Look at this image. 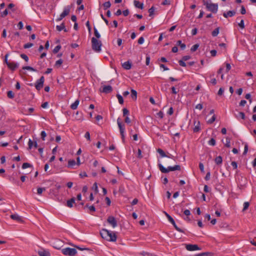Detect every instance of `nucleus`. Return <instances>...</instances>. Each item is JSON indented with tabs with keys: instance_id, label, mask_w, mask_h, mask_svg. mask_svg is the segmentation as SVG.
<instances>
[{
	"instance_id": "a18cd8bd",
	"label": "nucleus",
	"mask_w": 256,
	"mask_h": 256,
	"mask_svg": "<svg viewBox=\"0 0 256 256\" xmlns=\"http://www.w3.org/2000/svg\"><path fill=\"white\" fill-rule=\"evenodd\" d=\"M33 46H34L33 44L28 42V43L25 44L24 46V48H28L32 47Z\"/></svg>"
},
{
	"instance_id": "393cba45",
	"label": "nucleus",
	"mask_w": 256,
	"mask_h": 256,
	"mask_svg": "<svg viewBox=\"0 0 256 256\" xmlns=\"http://www.w3.org/2000/svg\"><path fill=\"white\" fill-rule=\"evenodd\" d=\"M164 214H165L168 220L172 224H174L175 222H174V220L173 219V218L166 212H164Z\"/></svg>"
},
{
	"instance_id": "13d9d810",
	"label": "nucleus",
	"mask_w": 256,
	"mask_h": 256,
	"mask_svg": "<svg viewBox=\"0 0 256 256\" xmlns=\"http://www.w3.org/2000/svg\"><path fill=\"white\" fill-rule=\"evenodd\" d=\"M248 151V144H246L244 145V151L243 152V154L245 155L247 154Z\"/></svg>"
},
{
	"instance_id": "3c124183",
	"label": "nucleus",
	"mask_w": 256,
	"mask_h": 256,
	"mask_svg": "<svg viewBox=\"0 0 256 256\" xmlns=\"http://www.w3.org/2000/svg\"><path fill=\"white\" fill-rule=\"evenodd\" d=\"M238 26L242 29L244 28V20H242L238 24Z\"/></svg>"
},
{
	"instance_id": "0e129e2a",
	"label": "nucleus",
	"mask_w": 256,
	"mask_h": 256,
	"mask_svg": "<svg viewBox=\"0 0 256 256\" xmlns=\"http://www.w3.org/2000/svg\"><path fill=\"white\" fill-rule=\"evenodd\" d=\"M231 164H232V166L233 167L234 169L235 170V169L237 168L238 164H237L236 162H232V163H231Z\"/></svg>"
},
{
	"instance_id": "20e7f679",
	"label": "nucleus",
	"mask_w": 256,
	"mask_h": 256,
	"mask_svg": "<svg viewBox=\"0 0 256 256\" xmlns=\"http://www.w3.org/2000/svg\"><path fill=\"white\" fill-rule=\"evenodd\" d=\"M62 253L66 256H74L77 254L76 249L70 248H66L62 250Z\"/></svg>"
},
{
	"instance_id": "f3484780",
	"label": "nucleus",
	"mask_w": 256,
	"mask_h": 256,
	"mask_svg": "<svg viewBox=\"0 0 256 256\" xmlns=\"http://www.w3.org/2000/svg\"><path fill=\"white\" fill-rule=\"evenodd\" d=\"M10 217L12 219L14 220H16L18 222H22V218L18 214H11L10 216Z\"/></svg>"
},
{
	"instance_id": "603ef678",
	"label": "nucleus",
	"mask_w": 256,
	"mask_h": 256,
	"mask_svg": "<svg viewBox=\"0 0 256 256\" xmlns=\"http://www.w3.org/2000/svg\"><path fill=\"white\" fill-rule=\"evenodd\" d=\"M8 10L7 9H6L4 11H3L2 12H1V16L5 17L8 15Z\"/></svg>"
},
{
	"instance_id": "8fccbe9b",
	"label": "nucleus",
	"mask_w": 256,
	"mask_h": 256,
	"mask_svg": "<svg viewBox=\"0 0 256 256\" xmlns=\"http://www.w3.org/2000/svg\"><path fill=\"white\" fill-rule=\"evenodd\" d=\"M20 57L23 58L26 62H28V56L24 54H20Z\"/></svg>"
},
{
	"instance_id": "a211bd4d",
	"label": "nucleus",
	"mask_w": 256,
	"mask_h": 256,
	"mask_svg": "<svg viewBox=\"0 0 256 256\" xmlns=\"http://www.w3.org/2000/svg\"><path fill=\"white\" fill-rule=\"evenodd\" d=\"M75 202V198H72L70 200H68L66 202V206L68 208H72L73 206V204Z\"/></svg>"
},
{
	"instance_id": "58836bf2",
	"label": "nucleus",
	"mask_w": 256,
	"mask_h": 256,
	"mask_svg": "<svg viewBox=\"0 0 256 256\" xmlns=\"http://www.w3.org/2000/svg\"><path fill=\"white\" fill-rule=\"evenodd\" d=\"M154 10H155V8L154 6H152L148 10L150 16H152L154 14Z\"/></svg>"
},
{
	"instance_id": "bb28decb",
	"label": "nucleus",
	"mask_w": 256,
	"mask_h": 256,
	"mask_svg": "<svg viewBox=\"0 0 256 256\" xmlns=\"http://www.w3.org/2000/svg\"><path fill=\"white\" fill-rule=\"evenodd\" d=\"M219 32H220V28L218 27L217 28H216V29H214L212 32V35L213 36H218V34L219 33Z\"/></svg>"
},
{
	"instance_id": "72a5a7b5",
	"label": "nucleus",
	"mask_w": 256,
	"mask_h": 256,
	"mask_svg": "<svg viewBox=\"0 0 256 256\" xmlns=\"http://www.w3.org/2000/svg\"><path fill=\"white\" fill-rule=\"evenodd\" d=\"M22 70H30L34 72H36V70L34 69V68L31 67L30 66H24L22 67Z\"/></svg>"
},
{
	"instance_id": "e2e57ef3",
	"label": "nucleus",
	"mask_w": 256,
	"mask_h": 256,
	"mask_svg": "<svg viewBox=\"0 0 256 256\" xmlns=\"http://www.w3.org/2000/svg\"><path fill=\"white\" fill-rule=\"evenodd\" d=\"M84 137L89 141L90 140V134L89 132H86L85 134Z\"/></svg>"
},
{
	"instance_id": "9b49d317",
	"label": "nucleus",
	"mask_w": 256,
	"mask_h": 256,
	"mask_svg": "<svg viewBox=\"0 0 256 256\" xmlns=\"http://www.w3.org/2000/svg\"><path fill=\"white\" fill-rule=\"evenodd\" d=\"M110 234H108V238L107 239V240L110 242H116L117 238L116 233L110 231Z\"/></svg>"
},
{
	"instance_id": "412c9836",
	"label": "nucleus",
	"mask_w": 256,
	"mask_h": 256,
	"mask_svg": "<svg viewBox=\"0 0 256 256\" xmlns=\"http://www.w3.org/2000/svg\"><path fill=\"white\" fill-rule=\"evenodd\" d=\"M79 102L80 101L78 100H76L73 104H71L70 108L72 110H76L78 108Z\"/></svg>"
},
{
	"instance_id": "6e6d98bb",
	"label": "nucleus",
	"mask_w": 256,
	"mask_h": 256,
	"mask_svg": "<svg viewBox=\"0 0 256 256\" xmlns=\"http://www.w3.org/2000/svg\"><path fill=\"white\" fill-rule=\"evenodd\" d=\"M156 114H157L158 116L161 119L164 116V114L163 112H162V111H160L158 112Z\"/></svg>"
},
{
	"instance_id": "dca6fc26",
	"label": "nucleus",
	"mask_w": 256,
	"mask_h": 256,
	"mask_svg": "<svg viewBox=\"0 0 256 256\" xmlns=\"http://www.w3.org/2000/svg\"><path fill=\"white\" fill-rule=\"evenodd\" d=\"M38 254L40 256H50V254L48 250H42L38 252Z\"/></svg>"
},
{
	"instance_id": "4468645a",
	"label": "nucleus",
	"mask_w": 256,
	"mask_h": 256,
	"mask_svg": "<svg viewBox=\"0 0 256 256\" xmlns=\"http://www.w3.org/2000/svg\"><path fill=\"white\" fill-rule=\"evenodd\" d=\"M194 127L193 130L194 132H198L200 130V121L194 120Z\"/></svg>"
},
{
	"instance_id": "473e14b6",
	"label": "nucleus",
	"mask_w": 256,
	"mask_h": 256,
	"mask_svg": "<svg viewBox=\"0 0 256 256\" xmlns=\"http://www.w3.org/2000/svg\"><path fill=\"white\" fill-rule=\"evenodd\" d=\"M31 167H32V166L31 164L28 163V162L24 163L22 165V168H23V169H25L28 168H31Z\"/></svg>"
},
{
	"instance_id": "c756f323",
	"label": "nucleus",
	"mask_w": 256,
	"mask_h": 256,
	"mask_svg": "<svg viewBox=\"0 0 256 256\" xmlns=\"http://www.w3.org/2000/svg\"><path fill=\"white\" fill-rule=\"evenodd\" d=\"M236 117L237 118H240L242 120H244L246 118L245 114L243 112H239L238 115L236 116Z\"/></svg>"
},
{
	"instance_id": "4d7b16f0",
	"label": "nucleus",
	"mask_w": 256,
	"mask_h": 256,
	"mask_svg": "<svg viewBox=\"0 0 256 256\" xmlns=\"http://www.w3.org/2000/svg\"><path fill=\"white\" fill-rule=\"evenodd\" d=\"M137 157L138 158H142V150L138 148V156Z\"/></svg>"
},
{
	"instance_id": "864d4df0",
	"label": "nucleus",
	"mask_w": 256,
	"mask_h": 256,
	"mask_svg": "<svg viewBox=\"0 0 256 256\" xmlns=\"http://www.w3.org/2000/svg\"><path fill=\"white\" fill-rule=\"evenodd\" d=\"M184 60H180L178 61L179 64L182 66H186V64L184 62Z\"/></svg>"
},
{
	"instance_id": "49530a36",
	"label": "nucleus",
	"mask_w": 256,
	"mask_h": 256,
	"mask_svg": "<svg viewBox=\"0 0 256 256\" xmlns=\"http://www.w3.org/2000/svg\"><path fill=\"white\" fill-rule=\"evenodd\" d=\"M41 138L42 140H45V138L46 136V134L44 131H42L40 133Z\"/></svg>"
},
{
	"instance_id": "f03ea898",
	"label": "nucleus",
	"mask_w": 256,
	"mask_h": 256,
	"mask_svg": "<svg viewBox=\"0 0 256 256\" xmlns=\"http://www.w3.org/2000/svg\"><path fill=\"white\" fill-rule=\"evenodd\" d=\"M158 168L160 172L162 173H168L170 171L180 170L181 166L180 165H175L174 166H169L167 168H164L162 164H158Z\"/></svg>"
},
{
	"instance_id": "774afa93",
	"label": "nucleus",
	"mask_w": 256,
	"mask_h": 256,
	"mask_svg": "<svg viewBox=\"0 0 256 256\" xmlns=\"http://www.w3.org/2000/svg\"><path fill=\"white\" fill-rule=\"evenodd\" d=\"M210 52L212 56H215L217 52L215 50H210Z\"/></svg>"
},
{
	"instance_id": "1a4fd4ad",
	"label": "nucleus",
	"mask_w": 256,
	"mask_h": 256,
	"mask_svg": "<svg viewBox=\"0 0 256 256\" xmlns=\"http://www.w3.org/2000/svg\"><path fill=\"white\" fill-rule=\"evenodd\" d=\"M100 234L101 236L107 240V239L108 238V234H110V231L107 230L106 229L103 228L100 232Z\"/></svg>"
},
{
	"instance_id": "f257e3e1",
	"label": "nucleus",
	"mask_w": 256,
	"mask_h": 256,
	"mask_svg": "<svg viewBox=\"0 0 256 256\" xmlns=\"http://www.w3.org/2000/svg\"><path fill=\"white\" fill-rule=\"evenodd\" d=\"M203 4L208 10L214 14L216 13L218 10V4H217L212 3L210 0H203Z\"/></svg>"
},
{
	"instance_id": "a878e982",
	"label": "nucleus",
	"mask_w": 256,
	"mask_h": 256,
	"mask_svg": "<svg viewBox=\"0 0 256 256\" xmlns=\"http://www.w3.org/2000/svg\"><path fill=\"white\" fill-rule=\"evenodd\" d=\"M176 45L180 46L181 49L182 50L185 49V48L186 47V44H184L182 43V41L180 40L177 41Z\"/></svg>"
},
{
	"instance_id": "5701e85b",
	"label": "nucleus",
	"mask_w": 256,
	"mask_h": 256,
	"mask_svg": "<svg viewBox=\"0 0 256 256\" xmlns=\"http://www.w3.org/2000/svg\"><path fill=\"white\" fill-rule=\"evenodd\" d=\"M76 164V162L74 160H69L68 162V168H72Z\"/></svg>"
},
{
	"instance_id": "338daca9",
	"label": "nucleus",
	"mask_w": 256,
	"mask_h": 256,
	"mask_svg": "<svg viewBox=\"0 0 256 256\" xmlns=\"http://www.w3.org/2000/svg\"><path fill=\"white\" fill-rule=\"evenodd\" d=\"M162 5H170V0H164L162 4Z\"/></svg>"
},
{
	"instance_id": "aec40b11",
	"label": "nucleus",
	"mask_w": 256,
	"mask_h": 256,
	"mask_svg": "<svg viewBox=\"0 0 256 256\" xmlns=\"http://www.w3.org/2000/svg\"><path fill=\"white\" fill-rule=\"evenodd\" d=\"M131 97L134 100H136L137 98V92L134 90H131Z\"/></svg>"
},
{
	"instance_id": "79ce46f5",
	"label": "nucleus",
	"mask_w": 256,
	"mask_h": 256,
	"mask_svg": "<svg viewBox=\"0 0 256 256\" xmlns=\"http://www.w3.org/2000/svg\"><path fill=\"white\" fill-rule=\"evenodd\" d=\"M92 188V190H94L96 193L98 192V184H97L96 182H94V184Z\"/></svg>"
},
{
	"instance_id": "f8f14e48",
	"label": "nucleus",
	"mask_w": 256,
	"mask_h": 256,
	"mask_svg": "<svg viewBox=\"0 0 256 256\" xmlns=\"http://www.w3.org/2000/svg\"><path fill=\"white\" fill-rule=\"evenodd\" d=\"M7 66L10 70L14 71L18 68V64L14 62H10V63L8 64Z\"/></svg>"
},
{
	"instance_id": "39448f33",
	"label": "nucleus",
	"mask_w": 256,
	"mask_h": 256,
	"mask_svg": "<svg viewBox=\"0 0 256 256\" xmlns=\"http://www.w3.org/2000/svg\"><path fill=\"white\" fill-rule=\"evenodd\" d=\"M117 124L118 126V128L120 129V134L122 136V140L123 142L124 141V130H125V126L124 124H122L121 120L120 118H118L117 120Z\"/></svg>"
},
{
	"instance_id": "ea45409f",
	"label": "nucleus",
	"mask_w": 256,
	"mask_h": 256,
	"mask_svg": "<svg viewBox=\"0 0 256 256\" xmlns=\"http://www.w3.org/2000/svg\"><path fill=\"white\" fill-rule=\"evenodd\" d=\"M60 48H61V46L60 45H58L53 50V52L54 54L58 53V51L60 50Z\"/></svg>"
},
{
	"instance_id": "6ab92c4d",
	"label": "nucleus",
	"mask_w": 256,
	"mask_h": 256,
	"mask_svg": "<svg viewBox=\"0 0 256 256\" xmlns=\"http://www.w3.org/2000/svg\"><path fill=\"white\" fill-rule=\"evenodd\" d=\"M214 162L218 165L221 164L222 162V157L221 156H216L214 159Z\"/></svg>"
},
{
	"instance_id": "4c0bfd02",
	"label": "nucleus",
	"mask_w": 256,
	"mask_h": 256,
	"mask_svg": "<svg viewBox=\"0 0 256 256\" xmlns=\"http://www.w3.org/2000/svg\"><path fill=\"white\" fill-rule=\"evenodd\" d=\"M199 47V44H196L194 45L190 48V51L192 52H194L195 51H196L197 50V49Z\"/></svg>"
},
{
	"instance_id": "2f4dec72",
	"label": "nucleus",
	"mask_w": 256,
	"mask_h": 256,
	"mask_svg": "<svg viewBox=\"0 0 256 256\" xmlns=\"http://www.w3.org/2000/svg\"><path fill=\"white\" fill-rule=\"evenodd\" d=\"M46 188H38L37 189V194L39 195L42 194L44 191H45Z\"/></svg>"
},
{
	"instance_id": "4be33fe9",
	"label": "nucleus",
	"mask_w": 256,
	"mask_h": 256,
	"mask_svg": "<svg viewBox=\"0 0 256 256\" xmlns=\"http://www.w3.org/2000/svg\"><path fill=\"white\" fill-rule=\"evenodd\" d=\"M134 6L136 7V8H140V9H142L144 8V4L142 3H140L138 1V0H134Z\"/></svg>"
},
{
	"instance_id": "c9c22d12",
	"label": "nucleus",
	"mask_w": 256,
	"mask_h": 256,
	"mask_svg": "<svg viewBox=\"0 0 256 256\" xmlns=\"http://www.w3.org/2000/svg\"><path fill=\"white\" fill-rule=\"evenodd\" d=\"M236 12L234 10H229L228 12H226V14H228V16L232 17L236 14Z\"/></svg>"
},
{
	"instance_id": "423d86ee",
	"label": "nucleus",
	"mask_w": 256,
	"mask_h": 256,
	"mask_svg": "<svg viewBox=\"0 0 256 256\" xmlns=\"http://www.w3.org/2000/svg\"><path fill=\"white\" fill-rule=\"evenodd\" d=\"M44 81V76H42L36 82L35 87L37 90H39L43 87Z\"/></svg>"
},
{
	"instance_id": "bf43d9fd",
	"label": "nucleus",
	"mask_w": 256,
	"mask_h": 256,
	"mask_svg": "<svg viewBox=\"0 0 256 256\" xmlns=\"http://www.w3.org/2000/svg\"><path fill=\"white\" fill-rule=\"evenodd\" d=\"M240 13L242 14H244L246 13V10L245 9V8L244 6H242L241 9H240Z\"/></svg>"
},
{
	"instance_id": "c85d7f7f",
	"label": "nucleus",
	"mask_w": 256,
	"mask_h": 256,
	"mask_svg": "<svg viewBox=\"0 0 256 256\" xmlns=\"http://www.w3.org/2000/svg\"><path fill=\"white\" fill-rule=\"evenodd\" d=\"M111 6V4L110 1L106 2L103 4L104 10H106L109 8Z\"/></svg>"
},
{
	"instance_id": "c03bdc74",
	"label": "nucleus",
	"mask_w": 256,
	"mask_h": 256,
	"mask_svg": "<svg viewBox=\"0 0 256 256\" xmlns=\"http://www.w3.org/2000/svg\"><path fill=\"white\" fill-rule=\"evenodd\" d=\"M249 206H250V203L248 202H244V208H243L242 210L243 211L246 210L248 208Z\"/></svg>"
},
{
	"instance_id": "e433bc0d",
	"label": "nucleus",
	"mask_w": 256,
	"mask_h": 256,
	"mask_svg": "<svg viewBox=\"0 0 256 256\" xmlns=\"http://www.w3.org/2000/svg\"><path fill=\"white\" fill-rule=\"evenodd\" d=\"M230 138L226 137V142L224 144V146L227 148H230Z\"/></svg>"
},
{
	"instance_id": "a19ab883",
	"label": "nucleus",
	"mask_w": 256,
	"mask_h": 256,
	"mask_svg": "<svg viewBox=\"0 0 256 256\" xmlns=\"http://www.w3.org/2000/svg\"><path fill=\"white\" fill-rule=\"evenodd\" d=\"M94 34L96 37V39L99 38L100 37V34L98 33V32L96 28H94Z\"/></svg>"
},
{
	"instance_id": "09e8293b",
	"label": "nucleus",
	"mask_w": 256,
	"mask_h": 256,
	"mask_svg": "<svg viewBox=\"0 0 256 256\" xmlns=\"http://www.w3.org/2000/svg\"><path fill=\"white\" fill-rule=\"evenodd\" d=\"M122 112L124 116H125L129 114V110L126 108H123Z\"/></svg>"
},
{
	"instance_id": "5fc2aeb1",
	"label": "nucleus",
	"mask_w": 256,
	"mask_h": 256,
	"mask_svg": "<svg viewBox=\"0 0 256 256\" xmlns=\"http://www.w3.org/2000/svg\"><path fill=\"white\" fill-rule=\"evenodd\" d=\"M216 117L215 116V115H214L212 118L209 120H208V123L209 124H212V122H214L215 120H216Z\"/></svg>"
},
{
	"instance_id": "052dcab7",
	"label": "nucleus",
	"mask_w": 256,
	"mask_h": 256,
	"mask_svg": "<svg viewBox=\"0 0 256 256\" xmlns=\"http://www.w3.org/2000/svg\"><path fill=\"white\" fill-rule=\"evenodd\" d=\"M138 44H142L144 42V38L142 36L140 37L139 38V39L138 40Z\"/></svg>"
},
{
	"instance_id": "f704fd0d",
	"label": "nucleus",
	"mask_w": 256,
	"mask_h": 256,
	"mask_svg": "<svg viewBox=\"0 0 256 256\" xmlns=\"http://www.w3.org/2000/svg\"><path fill=\"white\" fill-rule=\"evenodd\" d=\"M8 97L10 98H14V93L12 90H9L7 92Z\"/></svg>"
},
{
	"instance_id": "de8ad7c7",
	"label": "nucleus",
	"mask_w": 256,
	"mask_h": 256,
	"mask_svg": "<svg viewBox=\"0 0 256 256\" xmlns=\"http://www.w3.org/2000/svg\"><path fill=\"white\" fill-rule=\"evenodd\" d=\"M63 62V61L62 59H60L58 60L56 62V64H55V66H60Z\"/></svg>"
},
{
	"instance_id": "2eb2a0df",
	"label": "nucleus",
	"mask_w": 256,
	"mask_h": 256,
	"mask_svg": "<svg viewBox=\"0 0 256 256\" xmlns=\"http://www.w3.org/2000/svg\"><path fill=\"white\" fill-rule=\"evenodd\" d=\"M122 66L124 69L129 70L132 68V63L128 60L122 64Z\"/></svg>"
},
{
	"instance_id": "6e6552de",
	"label": "nucleus",
	"mask_w": 256,
	"mask_h": 256,
	"mask_svg": "<svg viewBox=\"0 0 256 256\" xmlns=\"http://www.w3.org/2000/svg\"><path fill=\"white\" fill-rule=\"evenodd\" d=\"M186 248L188 250L194 251L196 250H200V248L196 244H186Z\"/></svg>"
},
{
	"instance_id": "37998d69",
	"label": "nucleus",
	"mask_w": 256,
	"mask_h": 256,
	"mask_svg": "<svg viewBox=\"0 0 256 256\" xmlns=\"http://www.w3.org/2000/svg\"><path fill=\"white\" fill-rule=\"evenodd\" d=\"M210 145L214 146L216 145V140L214 138H212L208 142Z\"/></svg>"
},
{
	"instance_id": "0eeeda50",
	"label": "nucleus",
	"mask_w": 256,
	"mask_h": 256,
	"mask_svg": "<svg viewBox=\"0 0 256 256\" xmlns=\"http://www.w3.org/2000/svg\"><path fill=\"white\" fill-rule=\"evenodd\" d=\"M108 222L111 224L113 228L117 226V222L116 218L112 216H110L107 219Z\"/></svg>"
},
{
	"instance_id": "b1692460",
	"label": "nucleus",
	"mask_w": 256,
	"mask_h": 256,
	"mask_svg": "<svg viewBox=\"0 0 256 256\" xmlns=\"http://www.w3.org/2000/svg\"><path fill=\"white\" fill-rule=\"evenodd\" d=\"M157 152L160 154L161 157H166V154L165 152L161 148H158L157 150Z\"/></svg>"
},
{
	"instance_id": "cd10ccee",
	"label": "nucleus",
	"mask_w": 256,
	"mask_h": 256,
	"mask_svg": "<svg viewBox=\"0 0 256 256\" xmlns=\"http://www.w3.org/2000/svg\"><path fill=\"white\" fill-rule=\"evenodd\" d=\"M64 28H65V25H64V23H62L60 25L57 26H56V28L57 30H58L59 32L63 30V29H64Z\"/></svg>"
},
{
	"instance_id": "69168bd1",
	"label": "nucleus",
	"mask_w": 256,
	"mask_h": 256,
	"mask_svg": "<svg viewBox=\"0 0 256 256\" xmlns=\"http://www.w3.org/2000/svg\"><path fill=\"white\" fill-rule=\"evenodd\" d=\"M33 144V142L30 139L28 142V148L31 149Z\"/></svg>"
},
{
	"instance_id": "7c9ffc66",
	"label": "nucleus",
	"mask_w": 256,
	"mask_h": 256,
	"mask_svg": "<svg viewBox=\"0 0 256 256\" xmlns=\"http://www.w3.org/2000/svg\"><path fill=\"white\" fill-rule=\"evenodd\" d=\"M116 97L118 99L119 103L122 104H124V100H123L122 96L119 94H117Z\"/></svg>"
},
{
	"instance_id": "7ed1b4c3",
	"label": "nucleus",
	"mask_w": 256,
	"mask_h": 256,
	"mask_svg": "<svg viewBox=\"0 0 256 256\" xmlns=\"http://www.w3.org/2000/svg\"><path fill=\"white\" fill-rule=\"evenodd\" d=\"M102 43L100 40H98L96 38L93 37L92 38V49L96 52H100L102 49Z\"/></svg>"
},
{
	"instance_id": "ddd939ff",
	"label": "nucleus",
	"mask_w": 256,
	"mask_h": 256,
	"mask_svg": "<svg viewBox=\"0 0 256 256\" xmlns=\"http://www.w3.org/2000/svg\"><path fill=\"white\" fill-rule=\"evenodd\" d=\"M70 6H68L64 8L63 12L60 14L61 17H63L64 18L68 16L70 12Z\"/></svg>"
},
{
	"instance_id": "680f3d73",
	"label": "nucleus",
	"mask_w": 256,
	"mask_h": 256,
	"mask_svg": "<svg viewBox=\"0 0 256 256\" xmlns=\"http://www.w3.org/2000/svg\"><path fill=\"white\" fill-rule=\"evenodd\" d=\"M224 92V88H220L218 91V94L219 96H221L222 94Z\"/></svg>"
},
{
	"instance_id": "9d476101",
	"label": "nucleus",
	"mask_w": 256,
	"mask_h": 256,
	"mask_svg": "<svg viewBox=\"0 0 256 256\" xmlns=\"http://www.w3.org/2000/svg\"><path fill=\"white\" fill-rule=\"evenodd\" d=\"M101 92L105 94H109L112 91V88L110 86H104L102 90H100Z\"/></svg>"
}]
</instances>
